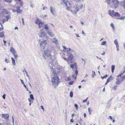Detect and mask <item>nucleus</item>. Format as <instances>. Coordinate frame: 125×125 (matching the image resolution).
Segmentation results:
<instances>
[{"label":"nucleus","instance_id":"nucleus-18","mask_svg":"<svg viewBox=\"0 0 125 125\" xmlns=\"http://www.w3.org/2000/svg\"><path fill=\"white\" fill-rule=\"evenodd\" d=\"M3 117L4 118L7 119L9 118V115H3Z\"/></svg>","mask_w":125,"mask_h":125},{"label":"nucleus","instance_id":"nucleus-23","mask_svg":"<svg viewBox=\"0 0 125 125\" xmlns=\"http://www.w3.org/2000/svg\"><path fill=\"white\" fill-rule=\"evenodd\" d=\"M114 42L115 44L116 45V46H119V44L117 42V40H115L114 41Z\"/></svg>","mask_w":125,"mask_h":125},{"label":"nucleus","instance_id":"nucleus-27","mask_svg":"<svg viewBox=\"0 0 125 125\" xmlns=\"http://www.w3.org/2000/svg\"><path fill=\"white\" fill-rule=\"evenodd\" d=\"M88 110L89 112V114L90 115L92 113V111L91 109L90 108H88Z\"/></svg>","mask_w":125,"mask_h":125},{"label":"nucleus","instance_id":"nucleus-33","mask_svg":"<svg viewBox=\"0 0 125 125\" xmlns=\"http://www.w3.org/2000/svg\"><path fill=\"white\" fill-rule=\"evenodd\" d=\"M73 93L72 92H71L70 93V95L71 97H72L73 96Z\"/></svg>","mask_w":125,"mask_h":125},{"label":"nucleus","instance_id":"nucleus-64","mask_svg":"<svg viewBox=\"0 0 125 125\" xmlns=\"http://www.w3.org/2000/svg\"><path fill=\"white\" fill-rule=\"evenodd\" d=\"M74 115H75L74 114V113H73V114H72V116L73 118V117L74 116Z\"/></svg>","mask_w":125,"mask_h":125},{"label":"nucleus","instance_id":"nucleus-9","mask_svg":"<svg viewBox=\"0 0 125 125\" xmlns=\"http://www.w3.org/2000/svg\"><path fill=\"white\" fill-rule=\"evenodd\" d=\"M116 81L115 82L116 84L118 85L121 83L124 80V79L122 78H119L116 79Z\"/></svg>","mask_w":125,"mask_h":125},{"label":"nucleus","instance_id":"nucleus-2","mask_svg":"<svg viewBox=\"0 0 125 125\" xmlns=\"http://www.w3.org/2000/svg\"><path fill=\"white\" fill-rule=\"evenodd\" d=\"M63 50H62L63 55L62 57L69 64L72 62L73 59L74 58L73 51L70 48H67L65 46H62Z\"/></svg>","mask_w":125,"mask_h":125},{"label":"nucleus","instance_id":"nucleus-16","mask_svg":"<svg viewBox=\"0 0 125 125\" xmlns=\"http://www.w3.org/2000/svg\"><path fill=\"white\" fill-rule=\"evenodd\" d=\"M41 21H42L41 20L38 19H37L35 21V23L37 24H38Z\"/></svg>","mask_w":125,"mask_h":125},{"label":"nucleus","instance_id":"nucleus-48","mask_svg":"<svg viewBox=\"0 0 125 125\" xmlns=\"http://www.w3.org/2000/svg\"><path fill=\"white\" fill-rule=\"evenodd\" d=\"M20 80H21V83L23 84H24V82L21 79H20Z\"/></svg>","mask_w":125,"mask_h":125},{"label":"nucleus","instance_id":"nucleus-55","mask_svg":"<svg viewBox=\"0 0 125 125\" xmlns=\"http://www.w3.org/2000/svg\"><path fill=\"white\" fill-rule=\"evenodd\" d=\"M125 73V70H124V71L123 72V73H122V74H120V75H119V76H120V77H121V76L122 75V74H123L124 73Z\"/></svg>","mask_w":125,"mask_h":125},{"label":"nucleus","instance_id":"nucleus-56","mask_svg":"<svg viewBox=\"0 0 125 125\" xmlns=\"http://www.w3.org/2000/svg\"><path fill=\"white\" fill-rule=\"evenodd\" d=\"M70 121L72 122H73V117L72 119H71L70 120Z\"/></svg>","mask_w":125,"mask_h":125},{"label":"nucleus","instance_id":"nucleus-3","mask_svg":"<svg viewBox=\"0 0 125 125\" xmlns=\"http://www.w3.org/2000/svg\"><path fill=\"white\" fill-rule=\"evenodd\" d=\"M107 13L112 17H117V19L121 20H123L125 18V16H123L121 17L119 13L117 12H115L114 10H110L108 11Z\"/></svg>","mask_w":125,"mask_h":125},{"label":"nucleus","instance_id":"nucleus-26","mask_svg":"<svg viewBox=\"0 0 125 125\" xmlns=\"http://www.w3.org/2000/svg\"><path fill=\"white\" fill-rule=\"evenodd\" d=\"M118 87V86L116 85H114L113 87V89L115 90H116L117 88Z\"/></svg>","mask_w":125,"mask_h":125},{"label":"nucleus","instance_id":"nucleus-8","mask_svg":"<svg viewBox=\"0 0 125 125\" xmlns=\"http://www.w3.org/2000/svg\"><path fill=\"white\" fill-rule=\"evenodd\" d=\"M47 41L46 40H43L42 41H41V40H40L39 42H40V46L43 49L45 48V46L47 44Z\"/></svg>","mask_w":125,"mask_h":125},{"label":"nucleus","instance_id":"nucleus-40","mask_svg":"<svg viewBox=\"0 0 125 125\" xmlns=\"http://www.w3.org/2000/svg\"><path fill=\"white\" fill-rule=\"evenodd\" d=\"M5 62L7 63H8L9 62V60L7 59L6 58L5 59Z\"/></svg>","mask_w":125,"mask_h":125},{"label":"nucleus","instance_id":"nucleus-60","mask_svg":"<svg viewBox=\"0 0 125 125\" xmlns=\"http://www.w3.org/2000/svg\"><path fill=\"white\" fill-rule=\"evenodd\" d=\"M121 78H123V79H124H124H125V75H124L122 77H121Z\"/></svg>","mask_w":125,"mask_h":125},{"label":"nucleus","instance_id":"nucleus-46","mask_svg":"<svg viewBox=\"0 0 125 125\" xmlns=\"http://www.w3.org/2000/svg\"><path fill=\"white\" fill-rule=\"evenodd\" d=\"M20 5L21 6H22L23 5V1H21L20 3Z\"/></svg>","mask_w":125,"mask_h":125},{"label":"nucleus","instance_id":"nucleus-17","mask_svg":"<svg viewBox=\"0 0 125 125\" xmlns=\"http://www.w3.org/2000/svg\"><path fill=\"white\" fill-rule=\"evenodd\" d=\"M44 28L45 31H46V32L47 31H49L48 30L49 27H48V25L47 24H46L45 25Z\"/></svg>","mask_w":125,"mask_h":125},{"label":"nucleus","instance_id":"nucleus-37","mask_svg":"<svg viewBox=\"0 0 125 125\" xmlns=\"http://www.w3.org/2000/svg\"><path fill=\"white\" fill-rule=\"evenodd\" d=\"M30 97L31 99L34 100V98L33 96V95L32 94H31L30 95Z\"/></svg>","mask_w":125,"mask_h":125},{"label":"nucleus","instance_id":"nucleus-29","mask_svg":"<svg viewBox=\"0 0 125 125\" xmlns=\"http://www.w3.org/2000/svg\"><path fill=\"white\" fill-rule=\"evenodd\" d=\"M13 55H14V57L15 58H17L18 57V56L17 55L16 52V53L15 54H13Z\"/></svg>","mask_w":125,"mask_h":125},{"label":"nucleus","instance_id":"nucleus-43","mask_svg":"<svg viewBox=\"0 0 125 125\" xmlns=\"http://www.w3.org/2000/svg\"><path fill=\"white\" fill-rule=\"evenodd\" d=\"M8 21L6 19H4L3 20V21H2L3 23L7 21Z\"/></svg>","mask_w":125,"mask_h":125},{"label":"nucleus","instance_id":"nucleus-15","mask_svg":"<svg viewBox=\"0 0 125 125\" xmlns=\"http://www.w3.org/2000/svg\"><path fill=\"white\" fill-rule=\"evenodd\" d=\"M113 79V77L112 76H110L107 79V83H109Z\"/></svg>","mask_w":125,"mask_h":125},{"label":"nucleus","instance_id":"nucleus-4","mask_svg":"<svg viewBox=\"0 0 125 125\" xmlns=\"http://www.w3.org/2000/svg\"><path fill=\"white\" fill-rule=\"evenodd\" d=\"M106 2L109 5L111 3L113 4L112 7L113 8H117L119 4V1L118 0H106Z\"/></svg>","mask_w":125,"mask_h":125},{"label":"nucleus","instance_id":"nucleus-45","mask_svg":"<svg viewBox=\"0 0 125 125\" xmlns=\"http://www.w3.org/2000/svg\"><path fill=\"white\" fill-rule=\"evenodd\" d=\"M88 97H87L86 99L84 100H83V103H84V102H86L87 101V99H88Z\"/></svg>","mask_w":125,"mask_h":125},{"label":"nucleus","instance_id":"nucleus-47","mask_svg":"<svg viewBox=\"0 0 125 125\" xmlns=\"http://www.w3.org/2000/svg\"><path fill=\"white\" fill-rule=\"evenodd\" d=\"M70 67L72 68H73L74 67V64H72L70 65Z\"/></svg>","mask_w":125,"mask_h":125},{"label":"nucleus","instance_id":"nucleus-63","mask_svg":"<svg viewBox=\"0 0 125 125\" xmlns=\"http://www.w3.org/2000/svg\"><path fill=\"white\" fill-rule=\"evenodd\" d=\"M83 7V5H81L80 6V8L81 9Z\"/></svg>","mask_w":125,"mask_h":125},{"label":"nucleus","instance_id":"nucleus-7","mask_svg":"<svg viewBox=\"0 0 125 125\" xmlns=\"http://www.w3.org/2000/svg\"><path fill=\"white\" fill-rule=\"evenodd\" d=\"M79 10V7L77 5H75L70 11L72 13L75 14H76V13Z\"/></svg>","mask_w":125,"mask_h":125},{"label":"nucleus","instance_id":"nucleus-12","mask_svg":"<svg viewBox=\"0 0 125 125\" xmlns=\"http://www.w3.org/2000/svg\"><path fill=\"white\" fill-rule=\"evenodd\" d=\"M52 42L56 45H58V40L56 38H54L52 39Z\"/></svg>","mask_w":125,"mask_h":125},{"label":"nucleus","instance_id":"nucleus-20","mask_svg":"<svg viewBox=\"0 0 125 125\" xmlns=\"http://www.w3.org/2000/svg\"><path fill=\"white\" fill-rule=\"evenodd\" d=\"M121 5L125 9V0L122 2Z\"/></svg>","mask_w":125,"mask_h":125},{"label":"nucleus","instance_id":"nucleus-53","mask_svg":"<svg viewBox=\"0 0 125 125\" xmlns=\"http://www.w3.org/2000/svg\"><path fill=\"white\" fill-rule=\"evenodd\" d=\"M25 73H26V74L27 76L28 77H29V75L27 73V72L26 71H25Z\"/></svg>","mask_w":125,"mask_h":125},{"label":"nucleus","instance_id":"nucleus-61","mask_svg":"<svg viewBox=\"0 0 125 125\" xmlns=\"http://www.w3.org/2000/svg\"><path fill=\"white\" fill-rule=\"evenodd\" d=\"M3 42L4 43V45L5 46H6L5 44H6V41H5L4 40L3 41Z\"/></svg>","mask_w":125,"mask_h":125},{"label":"nucleus","instance_id":"nucleus-41","mask_svg":"<svg viewBox=\"0 0 125 125\" xmlns=\"http://www.w3.org/2000/svg\"><path fill=\"white\" fill-rule=\"evenodd\" d=\"M78 72L77 70H76L75 71V75H76V76H75V79L76 78V76L77 75V74L78 73Z\"/></svg>","mask_w":125,"mask_h":125},{"label":"nucleus","instance_id":"nucleus-11","mask_svg":"<svg viewBox=\"0 0 125 125\" xmlns=\"http://www.w3.org/2000/svg\"><path fill=\"white\" fill-rule=\"evenodd\" d=\"M50 12L54 15L55 12V8L51 7L50 8Z\"/></svg>","mask_w":125,"mask_h":125},{"label":"nucleus","instance_id":"nucleus-51","mask_svg":"<svg viewBox=\"0 0 125 125\" xmlns=\"http://www.w3.org/2000/svg\"><path fill=\"white\" fill-rule=\"evenodd\" d=\"M116 48H117V51H119V46H116Z\"/></svg>","mask_w":125,"mask_h":125},{"label":"nucleus","instance_id":"nucleus-52","mask_svg":"<svg viewBox=\"0 0 125 125\" xmlns=\"http://www.w3.org/2000/svg\"><path fill=\"white\" fill-rule=\"evenodd\" d=\"M22 24H23V25H24V20H23V18H22Z\"/></svg>","mask_w":125,"mask_h":125},{"label":"nucleus","instance_id":"nucleus-5","mask_svg":"<svg viewBox=\"0 0 125 125\" xmlns=\"http://www.w3.org/2000/svg\"><path fill=\"white\" fill-rule=\"evenodd\" d=\"M43 56L45 58L47 59L49 58L52 61V56L51 54V52L50 50H47L45 51L43 54Z\"/></svg>","mask_w":125,"mask_h":125},{"label":"nucleus","instance_id":"nucleus-44","mask_svg":"<svg viewBox=\"0 0 125 125\" xmlns=\"http://www.w3.org/2000/svg\"><path fill=\"white\" fill-rule=\"evenodd\" d=\"M5 1L8 2H12V0H4Z\"/></svg>","mask_w":125,"mask_h":125},{"label":"nucleus","instance_id":"nucleus-24","mask_svg":"<svg viewBox=\"0 0 125 125\" xmlns=\"http://www.w3.org/2000/svg\"><path fill=\"white\" fill-rule=\"evenodd\" d=\"M112 28L114 31L115 30V27L113 23H111L110 24Z\"/></svg>","mask_w":125,"mask_h":125},{"label":"nucleus","instance_id":"nucleus-25","mask_svg":"<svg viewBox=\"0 0 125 125\" xmlns=\"http://www.w3.org/2000/svg\"><path fill=\"white\" fill-rule=\"evenodd\" d=\"M6 18V20H8L10 19V15H8L5 16Z\"/></svg>","mask_w":125,"mask_h":125},{"label":"nucleus","instance_id":"nucleus-14","mask_svg":"<svg viewBox=\"0 0 125 125\" xmlns=\"http://www.w3.org/2000/svg\"><path fill=\"white\" fill-rule=\"evenodd\" d=\"M10 52L12 54H13L16 53V52L15 49L12 47H11L10 48Z\"/></svg>","mask_w":125,"mask_h":125},{"label":"nucleus","instance_id":"nucleus-22","mask_svg":"<svg viewBox=\"0 0 125 125\" xmlns=\"http://www.w3.org/2000/svg\"><path fill=\"white\" fill-rule=\"evenodd\" d=\"M44 23V22H42V21L38 25L39 26V27L40 28L42 26V25Z\"/></svg>","mask_w":125,"mask_h":125},{"label":"nucleus","instance_id":"nucleus-62","mask_svg":"<svg viewBox=\"0 0 125 125\" xmlns=\"http://www.w3.org/2000/svg\"><path fill=\"white\" fill-rule=\"evenodd\" d=\"M24 112H27V109H24Z\"/></svg>","mask_w":125,"mask_h":125},{"label":"nucleus","instance_id":"nucleus-19","mask_svg":"<svg viewBox=\"0 0 125 125\" xmlns=\"http://www.w3.org/2000/svg\"><path fill=\"white\" fill-rule=\"evenodd\" d=\"M12 63L14 65H16V63L15 62V60L14 59L12 58H11Z\"/></svg>","mask_w":125,"mask_h":125},{"label":"nucleus","instance_id":"nucleus-6","mask_svg":"<svg viewBox=\"0 0 125 125\" xmlns=\"http://www.w3.org/2000/svg\"><path fill=\"white\" fill-rule=\"evenodd\" d=\"M63 2L65 5V9L67 10H68L71 7V5L68 0H62Z\"/></svg>","mask_w":125,"mask_h":125},{"label":"nucleus","instance_id":"nucleus-32","mask_svg":"<svg viewBox=\"0 0 125 125\" xmlns=\"http://www.w3.org/2000/svg\"><path fill=\"white\" fill-rule=\"evenodd\" d=\"M74 106L75 107V108L76 110H77L78 108V107L77 104H74Z\"/></svg>","mask_w":125,"mask_h":125},{"label":"nucleus","instance_id":"nucleus-50","mask_svg":"<svg viewBox=\"0 0 125 125\" xmlns=\"http://www.w3.org/2000/svg\"><path fill=\"white\" fill-rule=\"evenodd\" d=\"M20 6H17L16 7L17 10H18L20 9Z\"/></svg>","mask_w":125,"mask_h":125},{"label":"nucleus","instance_id":"nucleus-21","mask_svg":"<svg viewBox=\"0 0 125 125\" xmlns=\"http://www.w3.org/2000/svg\"><path fill=\"white\" fill-rule=\"evenodd\" d=\"M115 66L114 65H112L111 66V71L112 73H113L115 70Z\"/></svg>","mask_w":125,"mask_h":125},{"label":"nucleus","instance_id":"nucleus-31","mask_svg":"<svg viewBox=\"0 0 125 125\" xmlns=\"http://www.w3.org/2000/svg\"><path fill=\"white\" fill-rule=\"evenodd\" d=\"M4 36V34L3 32H0V37H3Z\"/></svg>","mask_w":125,"mask_h":125},{"label":"nucleus","instance_id":"nucleus-1","mask_svg":"<svg viewBox=\"0 0 125 125\" xmlns=\"http://www.w3.org/2000/svg\"><path fill=\"white\" fill-rule=\"evenodd\" d=\"M49 65V68L52 72L51 78L52 85L54 86H57L60 83L59 77L57 75L60 71V66H57L52 62H50Z\"/></svg>","mask_w":125,"mask_h":125},{"label":"nucleus","instance_id":"nucleus-58","mask_svg":"<svg viewBox=\"0 0 125 125\" xmlns=\"http://www.w3.org/2000/svg\"><path fill=\"white\" fill-rule=\"evenodd\" d=\"M76 75L75 74H73L72 75V77H73V78H74L75 77V76Z\"/></svg>","mask_w":125,"mask_h":125},{"label":"nucleus","instance_id":"nucleus-13","mask_svg":"<svg viewBox=\"0 0 125 125\" xmlns=\"http://www.w3.org/2000/svg\"><path fill=\"white\" fill-rule=\"evenodd\" d=\"M47 32L48 35L52 37H53L55 36L54 33L49 31H47Z\"/></svg>","mask_w":125,"mask_h":125},{"label":"nucleus","instance_id":"nucleus-59","mask_svg":"<svg viewBox=\"0 0 125 125\" xmlns=\"http://www.w3.org/2000/svg\"><path fill=\"white\" fill-rule=\"evenodd\" d=\"M41 108L43 110V111H44V108H43V106H41Z\"/></svg>","mask_w":125,"mask_h":125},{"label":"nucleus","instance_id":"nucleus-34","mask_svg":"<svg viewBox=\"0 0 125 125\" xmlns=\"http://www.w3.org/2000/svg\"><path fill=\"white\" fill-rule=\"evenodd\" d=\"M106 41H104L103 42H102L101 44V45H105V44H106Z\"/></svg>","mask_w":125,"mask_h":125},{"label":"nucleus","instance_id":"nucleus-57","mask_svg":"<svg viewBox=\"0 0 125 125\" xmlns=\"http://www.w3.org/2000/svg\"><path fill=\"white\" fill-rule=\"evenodd\" d=\"M47 8V7H43V10H44L45 9H46Z\"/></svg>","mask_w":125,"mask_h":125},{"label":"nucleus","instance_id":"nucleus-54","mask_svg":"<svg viewBox=\"0 0 125 125\" xmlns=\"http://www.w3.org/2000/svg\"><path fill=\"white\" fill-rule=\"evenodd\" d=\"M75 34L76 35V36L77 37H79L80 36L78 34H77L76 33H75Z\"/></svg>","mask_w":125,"mask_h":125},{"label":"nucleus","instance_id":"nucleus-39","mask_svg":"<svg viewBox=\"0 0 125 125\" xmlns=\"http://www.w3.org/2000/svg\"><path fill=\"white\" fill-rule=\"evenodd\" d=\"M74 66H75V68L77 70V64L76 63H75L74 64Z\"/></svg>","mask_w":125,"mask_h":125},{"label":"nucleus","instance_id":"nucleus-10","mask_svg":"<svg viewBox=\"0 0 125 125\" xmlns=\"http://www.w3.org/2000/svg\"><path fill=\"white\" fill-rule=\"evenodd\" d=\"M46 33L44 31H43L42 30L39 33H38V35L39 36L41 37H44Z\"/></svg>","mask_w":125,"mask_h":125},{"label":"nucleus","instance_id":"nucleus-28","mask_svg":"<svg viewBox=\"0 0 125 125\" xmlns=\"http://www.w3.org/2000/svg\"><path fill=\"white\" fill-rule=\"evenodd\" d=\"M108 76V75L107 74H106L104 76H102L101 77V78L102 79H103L104 78H107V77Z\"/></svg>","mask_w":125,"mask_h":125},{"label":"nucleus","instance_id":"nucleus-49","mask_svg":"<svg viewBox=\"0 0 125 125\" xmlns=\"http://www.w3.org/2000/svg\"><path fill=\"white\" fill-rule=\"evenodd\" d=\"M5 96H6V95H5V94H4L2 96L3 98L4 99H5Z\"/></svg>","mask_w":125,"mask_h":125},{"label":"nucleus","instance_id":"nucleus-35","mask_svg":"<svg viewBox=\"0 0 125 125\" xmlns=\"http://www.w3.org/2000/svg\"><path fill=\"white\" fill-rule=\"evenodd\" d=\"M22 10L19 9L18 10H17V12L18 13H20L22 11Z\"/></svg>","mask_w":125,"mask_h":125},{"label":"nucleus","instance_id":"nucleus-38","mask_svg":"<svg viewBox=\"0 0 125 125\" xmlns=\"http://www.w3.org/2000/svg\"><path fill=\"white\" fill-rule=\"evenodd\" d=\"M44 37H45V38L47 40L48 39H49V36L47 35L46 33L45 34V35Z\"/></svg>","mask_w":125,"mask_h":125},{"label":"nucleus","instance_id":"nucleus-36","mask_svg":"<svg viewBox=\"0 0 125 125\" xmlns=\"http://www.w3.org/2000/svg\"><path fill=\"white\" fill-rule=\"evenodd\" d=\"M74 83V82L73 81L70 82L68 84L70 85H72Z\"/></svg>","mask_w":125,"mask_h":125},{"label":"nucleus","instance_id":"nucleus-42","mask_svg":"<svg viewBox=\"0 0 125 125\" xmlns=\"http://www.w3.org/2000/svg\"><path fill=\"white\" fill-rule=\"evenodd\" d=\"M71 80V78L70 77H68L67 78V80H66V81H69Z\"/></svg>","mask_w":125,"mask_h":125},{"label":"nucleus","instance_id":"nucleus-30","mask_svg":"<svg viewBox=\"0 0 125 125\" xmlns=\"http://www.w3.org/2000/svg\"><path fill=\"white\" fill-rule=\"evenodd\" d=\"M92 72L93 73L92 74V77H94V76L95 75V72L94 71H92Z\"/></svg>","mask_w":125,"mask_h":125}]
</instances>
